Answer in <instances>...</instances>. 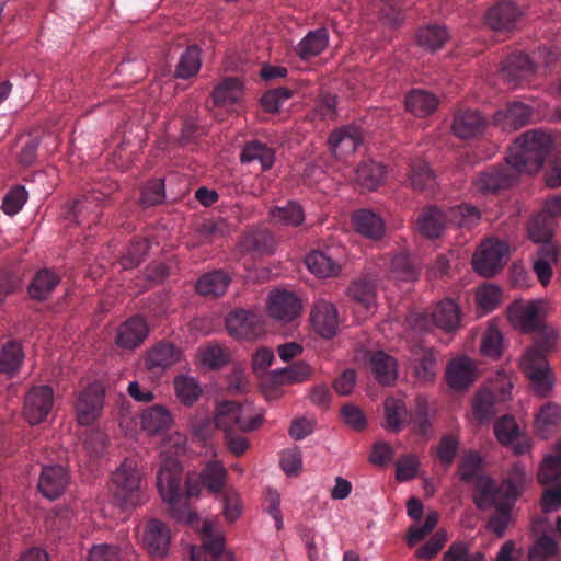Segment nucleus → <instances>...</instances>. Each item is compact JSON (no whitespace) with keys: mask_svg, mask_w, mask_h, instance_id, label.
<instances>
[{"mask_svg":"<svg viewBox=\"0 0 561 561\" xmlns=\"http://www.w3.org/2000/svg\"><path fill=\"white\" fill-rule=\"evenodd\" d=\"M508 312L516 328L524 333L535 334L534 345L520 359V368L533 391L539 397H547L553 386L547 354L554 348L558 334L553 328L546 325L538 301L514 302Z\"/></svg>","mask_w":561,"mask_h":561,"instance_id":"nucleus-1","label":"nucleus"},{"mask_svg":"<svg viewBox=\"0 0 561 561\" xmlns=\"http://www.w3.org/2000/svg\"><path fill=\"white\" fill-rule=\"evenodd\" d=\"M553 149V139L542 130L526 131L516 139L505 158V164L492 165L473 180L476 191L495 195L508 188L519 173H535Z\"/></svg>","mask_w":561,"mask_h":561,"instance_id":"nucleus-2","label":"nucleus"},{"mask_svg":"<svg viewBox=\"0 0 561 561\" xmlns=\"http://www.w3.org/2000/svg\"><path fill=\"white\" fill-rule=\"evenodd\" d=\"M526 482L525 470L520 466H513L507 478L497 485L495 481L480 480L478 488L480 494H473V502L480 510L495 508L489 520V528L496 536L502 537L512 518V508Z\"/></svg>","mask_w":561,"mask_h":561,"instance_id":"nucleus-3","label":"nucleus"},{"mask_svg":"<svg viewBox=\"0 0 561 561\" xmlns=\"http://www.w3.org/2000/svg\"><path fill=\"white\" fill-rule=\"evenodd\" d=\"M182 471L180 462L175 459H168L157 474V486L162 500L169 504L171 516L178 522L195 526L199 531L197 514L190 510L186 497L197 496L204 486L199 476L188 477L185 482L186 496L181 492Z\"/></svg>","mask_w":561,"mask_h":561,"instance_id":"nucleus-4","label":"nucleus"},{"mask_svg":"<svg viewBox=\"0 0 561 561\" xmlns=\"http://www.w3.org/2000/svg\"><path fill=\"white\" fill-rule=\"evenodd\" d=\"M112 492L122 506L137 505L141 473L135 459L126 458L112 473Z\"/></svg>","mask_w":561,"mask_h":561,"instance_id":"nucleus-5","label":"nucleus"},{"mask_svg":"<svg viewBox=\"0 0 561 561\" xmlns=\"http://www.w3.org/2000/svg\"><path fill=\"white\" fill-rule=\"evenodd\" d=\"M507 260L508 245L497 239H486L474 252L472 265L478 274L492 277L504 267Z\"/></svg>","mask_w":561,"mask_h":561,"instance_id":"nucleus-6","label":"nucleus"},{"mask_svg":"<svg viewBox=\"0 0 561 561\" xmlns=\"http://www.w3.org/2000/svg\"><path fill=\"white\" fill-rule=\"evenodd\" d=\"M201 540V548H191V561H234L232 553L225 549L224 535L215 529L211 522L203 520Z\"/></svg>","mask_w":561,"mask_h":561,"instance_id":"nucleus-7","label":"nucleus"},{"mask_svg":"<svg viewBox=\"0 0 561 561\" xmlns=\"http://www.w3.org/2000/svg\"><path fill=\"white\" fill-rule=\"evenodd\" d=\"M535 539L528 549L529 561H560L558 541L549 536L551 526L549 518L537 517L531 526Z\"/></svg>","mask_w":561,"mask_h":561,"instance_id":"nucleus-8","label":"nucleus"},{"mask_svg":"<svg viewBox=\"0 0 561 561\" xmlns=\"http://www.w3.org/2000/svg\"><path fill=\"white\" fill-rule=\"evenodd\" d=\"M228 333L237 339L252 340L264 332L262 317L253 311L237 309L226 318Z\"/></svg>","mask_w":561,"mask_h":561,"instance_id":"nucleus-9","label":"nucleus"},{"mask_svg":"<svg viewBox=\"0 0 561 561\" xmlns=\"http://www.w3.org/2000/svg\"><path fill=\"white\" fill-rule=\"evenodd\" d=\"M54 404V392L49 386L33 387L24 398L23 415L31 425L46 420Z\"/></svg>","mask_w":561,"mask_h":561,"instance_id":"nucleus-10","label":"nucleus"},{"mask_svg":"<svg viewBox=\"0 0 561 561\" xmlns=\"http://www.w3.org/2000/svg\"><path fill=\"white\" fill-rule=\"evenodd\" d=\"M111 190L102 192L93 190L76 199L68 213V219L75 220L79 226L90 227L98 222L101 214V203L110 195Z\"/></svg>","mask_w":561,"mask_h":561,"instance_id":"nucleus-11","label":"nucleus"},{"mask_svg":"<svg viewBox=\"0 0 561 561\" xmlns=\"http://www.w3.org/2000/svg\"><path fill=\"white\" fill-rule=\"evenodd\" d=\"M301 312V302L291 291L286 289H274L268 295L267 313L271 318L291 322L299 317Z\"/></svg>","mask_w":561,"mask_h":561,"instance_id":"nucleus-12","label":"nucleus"},{"mask_svg":"<svg viewBox=\"0 0 561 561\" xmlns=\"http://www.w3.org/2000/svg\"><path fill=\"white\" fill-rule=\"evenodd\" d=\"M522 19V11L512 1H500L489 8L484 15L485 25L494 32H511Z\"/></svg>","mask_w":561,"mask_h":561,"instance_id":"nucleus-13","label":"nucleus"},{"mask_svg":"<svg viewBox=\"0 0 561 561\" xmlns=\"http://www.w3.org/2000/svg\"><path fill=\"white\" fill-rule=\"evenodd\" d=\"M69 473L60 465L44 466L38 480L39 492L49 500L59 497L67 489Z\"/></svg>","mask_w":561,"mask_h":561,"instance_id":"nucleus-14","label":"nucleus"},{"mask_svg":"<svg viewBox=\"0 0 561 561\" xmlns=\"http://www.w3.org/2000/svg\"><path fill=\"white\" fill-rule=\"evenodd\" d=\"M310 320L314 331L322 337L335 335L339 328V314L335 306L327 300L317 301L311 310Z\"/></svg>","mask_w":561,"mask_h":561,"instance_id":"nucleus-15","label":"nucleus"},{"mask_svg":"<svg viewBox=\"0 0 561 561\" xmlns=\"http://www.w3.org/2000/svg\"><path fill=\"white\" fill-rule=\"evenodd\" d=\"M103 407V392L95 385L87 387L78 397L76 404L77 420L79 424L88 426L92 424Z\"/></svg>","mask_w":561,"mask_h":561,"instance_id":"nucleus-16","label":"nucleus"},{"mask_svg":"<svg viewBox=\"0 0 561 561\" xmlns=\"http://www.w3.org/2000/svg\"><path fill=\"white\" fill-rule=\"evenodd\" d=\"M533 108L519 101L507 104L506 108L494 114V124L505 131L517 130L530 123Z\"/></svg>","mask_w":561,"mask_h":561,"instance_id":"nucleus-17","label":"nucleus"},{"mask_svg":"<svg viewBox=\"0 0 561 561\" xmlns=\"http://www.w3.org/2000/svg\"><path fill=\"white\" fill-rule=\"evenodd\" d=\"M170 529L159 519H151L146 526L144 543L153 557H164L170 548Z\"/></svg>","mask_w":561,"mask_h":561,"instance_id":"nucleus-18","label":"nucleus"},{"mask_svg":"<svg viewBox=\"0 0 561 561\" xmlns=\"http://www.w3.org/2000/svg\"><path fill=\"white\" fill-rule=\"evenodd\" d=\"M149 332L146 320L141 317H133L122 323L116 333V344L123 348H135L147 337Z\"/></svg>","mask_w":561,"mask_h":561,"instance_id":"nucleus-19","label":"nucleus"},{"mask_svg":"<svg viewBox=\"0 0 561 561\" xmlns=\"http://www.w3.org/2000/svg\"><path fill=\"white\" fill-rule=\"evenodd\" d=\"M60 280V275L54 270L41 268L33 275L27 286V294L34 300L45 301L50 298Z\"/></svg>","mask_w":561,"mask_h":561,"instance_id":"nucleus-20","label":"nucleus"},{"mask_svg":"<svg viewBox=\"0 0 561 561\" xmlns=\"http://www.w3.org/2000/svg\"><path fill=\"white\" fill-rule=\"evenodd\" d=\"M535 73V64L523 53H513L503 62L502 76L514 84L528 80Z\"/></svg>","mask_w":561,"mask_h":561,"instance_id":"nucleus-21","label":"nucleus"},{"mask_svg":"<svg viewBox=\"0 0 561 561\" xmlns=\"http://www.w3.org/2000/svg\"><path fill=\"white\" fill-rule=\"evenodd\" d=\"M486 126L485 118L474 110L459 111L454 116L453 131L462 139L481 135Z\"/></svg>","mask_w":561,"mask_h":561,"instance_id":"nucleus-22","label":"nucleus"},{"mask_svg":"<svg viewBox=\"0 0 561 561\" xmlns=\"http://www.w3.org/2000/svg\"><path fill=\"white\" fill-rule=\"evenodd\" d=\"M560 255V247L557 242H548L538 247L533 270L542 286L550 283L552 276V264L557 263Z\"/></svg>","mask_w":561,"mask_h":561,"instance_id":"nucleus-23","label":"nucleus"},{"mask_svg":"<svg viewBox=\"0 0 561 561\" xmlns=\"http://www.w3.org/2000/svg\"><path fill=\"white\" fill-rule=\"evenodd\" d=\"M561 427V407L554 402L542 404L536 413L534 428L536 434L546 439Z\"/></svg>","mask_w":561,"mask_h":561,"instance_id":"nucleus-24","label":"nucleus"},{"mask_svg":"<svg viewBox=\"0 0 561 561\" xmlns=\"http://www.w3.org/2000/svg\"><path fill=\"white\" fill-rule=\"evenodd\" d=\"M173 422L171 412L161 404H153L145 409L140 414L141 428L150 435L168 431Z\"/></svg>","mask_w":561,"mask_h":561,"instance_id":"nucleus-25","label":"nucleus"},{"mask_svg":"<svg viewBox=\"0 0 561 561\" xmlns=\"http://www.w3.org/2000/svg\"><path fill=\"white\" fill-rule=\"evenodd\" d=\"M180 356V350L172 343L160 342L148 352L145 364L150 371H163L174 365Z\"/></svg>","mask_w":561,"mask_h":561,"instance_id":"nucleus-26","label":"nucleus"},{"mask_svg":"<svg viewBox=\"0 0 561 561\" xmlns=\"http://www.w3.org/2000/svg\"><path fill=\"white\" fill-rule=\"evenodd\" d=\"M448 227L445 210L431 206L422 209L416 220V228L421 234L428 239L438 238Z\"/></svg>","mask_w":561,"mask_h":561,"instance_id":"nucleus-27","label":"nucleus"},{"mask_svg":"<svg viewBox=\"0 0 561 561\" xmlns=\"http://www.w3.org/2000/svg\"><path fill=\"white\" fill-rule=\"evenodd\" d=\"M472 362L466 357L453 359L446 369V380L454 390L467 389L474 381Z\"/></svg>","mask_w":561,"mask_h":561,"instance_id":"nucleus-28","label":"nucleus"},{"mask_svg":"<svg viewBox=\"0 0 561 561\" xmlns=\"http://www.w3.org/2000/svg\"><path fill=\"white\" fill-rule=\"evenodd\" d=\"M360 130L355 126H344L331 133L329 146L335 156L353 153L362 144Z\"/></svg>","mask_w":561,"mask_h":561,"instance_id":"nucleus-29","label":"nucleus"},{"mask_svg":"<svg viewBox=\"0 0 561 561\" xmlns=\"http://www.w3.org/2000/svg\"><path fill=\"white\" fill-rule=\"evenodd\" d=\"M243 164L259 162L261 171H268L275 162V150L260 140L247 141L240 153Z\"/></svg>","mask_w":561,"mask_h":561,"instance_id":"nucleus-30","label":"nucleus"},{"mask_svg":"<svg viewBox=\"0 0 561 561\" xmlns=\"http://www.w3.org/2000/svg\"><path fill=\"white\" fill-rule=\"evenodd\" d=\"M558 221H556L551 215L547 214L543 209L537 211L528 222V233L531 241L539 245L556 242L553 234Z\"/></svg>","mask_w":561,"mask_h":561,"instance_id":"nucleus-31","label":"nucleus"},{"mask_svg":"<svg viewBox=\"0 0 561 561\" xmlns=\"http://www.w3.org/2000/svg\"><path fill=\"white\" fill-rule=\"evenodd\" d=\"M229 284L228 274L216 270L202 275L195 283V290L205 298H217L226 293Z\"/></svg>","mask_w":561,"mask_h":561,"instance_id":"nucleus-32","label":"nucleus"},{"mask_svg":"<svg viewBox=\"0 0 561 561\" xmlns=\"http://www.w3.org/2000/svg\"><path fill=\"white\" fill-rule=\"evenodd\" d=\"M352 222L358 233L369 239L378 240L385 233V222L382 218L371 210H356L352 216Z\"/></svg>","mask_w":561,"mask_h":561,"instance_id":"nucleus-33","label":"nucleus"},{"mask_svg":"<svg viewBox=\"0 0 561 561\" xmlns=\"http://www.w3.org/2000/svg\"><path fill=\"white\" fill-rule=\"evenodd\" d=\"M268 218L273 225L296 228L305 221V211L299 203L287 201L283 206L272 207Z\"/></svg>","mask_w":561,"mask_h":561,"instance_id":"nucleus-34","label":"nucleus"},{"mask_svg":"<svg viewBox=\"0 0 561 561\" xmlns=\"http://www.w3.org/2000/svg\"><path fill=\"white\" fill-rule=\"evenodd\" d=\"M434 324L445 332H453L460 324V310L453 299H444L437 304L432 312Z\"/></svg>","mask_w":561,"mask_h":561,"instance_id":"nucleus-35","label":"nucleus"},{"mask_svg":"<svg viewBox=\"0 0 561 561\" xmlns=\"http://www.w3.org/2000/svg\"><path fill=\"white\" fill-rule=\"evenodd\" d=\"M437 106V96L422 89H413L405 96L407 111L419 117L431 115Z\"/></svg>","mask_w":561,"mask_h":561,"instance_id":"nucleus-36","label":"nucleus"},{"mask_svg":"<svg viewBox=\"0 0 561 561\" xmlns=\"http://www.w3.org/2000/svg\"><path fill=\"white\" fill-rule=\"evenodd\" d=\"M329 43V33L324 27L308 32L297 44L295 51L301 59L307 60L321 54Z\"/></svg>","mask_w":561,"mask_h":561,"instance_id":"nucleus-37","label":"nucleus"},{"mask_svg":"<svg viewBox=\"0 0 561 561\" xmlns=\"http://www.w3.org/2000/svg\"><path fill=\"white\" fill-rule=\"evenodd\" d=\"M409 183L416 191L432 194L436 186V176L426 161L416 159L410 165Z\"/></svg>","mask_w":561,"mask_h":561,"instance_id":"nucleus-38","label":"nucleus"},{"mask_svg":"<svg viewBox=\"0 0 561 561\" xmlns=\"http://www.w3.org/2000/svg\"><path fill=\"white\" fill-rule=\"evenodd\" d=\"M415 374L424 381L432 380L437 371V354L433 348L414 345L412 348Z\"/></svg>","mask_w":561,"mask_h":561,"instance_id":"nucleus-39","label":"nucleus"},{"mask_svg":"<svg viewBox=\"0 0 561 561\" xmlns=\"http://www.w3.org/2000/svg\"><path fill=\"white\" fill-rule=\"evenodd\" d=\"M369 365L375 378L383 386L391 385L398 377L396 359L382 351L370 356Z\"/></svg>","mask_w":561,"mask_h":561,"instance_id":"nucleus-40","label":"nucleus"},{"mask_svg":"<svg viewBox=\"0 0 561 561\" xmlns=\"http://www.w3.org/2000/svg\"><path fill=\"white\" fill-rule=\"evenodd\" d=\"M347 296L360 308L370 311L376 302V284L367 277L358 278L348 286Z\"/></svg>","mask_w":561,"mask_h":561,"instance_id":"nucleus-41","label":"nucleus"},{"mask_svg":"<svg viewBox=\"0 0 561 561\" xmlns=\"http://www.w3.org/2000/svg\"><path fill=\"white\" fill-rule=\"evenodd\" d=\"M385 167L375 161H364L355 170V182L368 191L376 190L383 181Z\"/></svg>","mask_w":561,"mask_h":561,"instance_id":"nucleus-42","label":"nucleus"},{"mask_svg":"<svg viewBox=\"0 0 561 561\" xmlns=\"http://www.w3.org/2000/svg\"><path fill=\"white\" fill-rule=\"evenodd\" d=\"M385 426L388 431L399 433L408 423V410L400 398L389 397L385 400Z\"/></svg>","mask_w":561,"mask_h":561,"instance_id":"nucleus-43","label":"nucleus"},{"mask_svg":"<svg viewBox=\"0 0 561 561\" xmlns=\"http://www.w3.org/2000/svg\"><path fill=\"white\" fill-rule=\"evenodd\" d=\"M305 264L318 277H333L341 271V265L323 251L309 253L305 259Z\"/></svg>","mask_w":561,"mask_h":561,"instance_id":"nucleus-44","label":"nucleus"},{"mask_svg":"<svg viewBox=\"0 0 561 561\" xmlns=\"http://www.w3.org/2000/svg\"><path fill=\"white\" fill-rule=\"evenodd\" d=\"M242 84L237 78L224 79L213 91V102L218 107H228L240 101Z\"/></svg>","mask_w":561,"mask_h":561,"instance_id":"nucleus-45","label":"nucleus"},{"mask_svg":"<svg viewBox=\"0 0 561 561\" xmlns=\"http://www.w3.org/2000/svg\"><path fill=\"white\" fill-rule=\"evenodd\" d=\"M481 457L476 451L467 453L459 465L460 479L465 482L473 483L474 494H480V490L478 488L480 480L494 481L493 479L481 474Z\"/></svg>","mask_w":561,"mask_h":561,"instance_id":"nucleus-46","label":"nucleus"},{"mask_svg":"<svg viewBox=\"0 0 561 561\" xmlns=\"http://www.w3.org/2000/svg\"><path fill=\"white\" fill-rule=\"evenodd\" d=\"M199 479L209 492L219 493L226 485L227 470L221 462L211 460L205 465Z\"/></svg>","mask_w":561,"mask_h":561,"instance_id":"nucleus-47","label":"nucleus"},{"mask_svg":"<svg viewBox=\"0 0 561 561\" xmlns=\"http://www.w3.org/2000/svg\"><path fill=\"white\" fill-rule=\"evenodd\" d=\"M448 226L471 228L481 217L480 210L468 204L457 205L445 210Z\"/></svg>","mask_w":561,"mask_h":561,"instance_id":"nucleus-48","label":"nucleus"},{"mask_svg":"<svg viewBox=\"0 0 561 561\" xmlns=\"http://www.w3.org/2000/svg\"><path fill=\"white\" fill-rule=\"evenodd\" d=\"M448 38L447 28L436 24L421 27L416 33L417 44L431 51L440 49Z\"/></svg>","mask_w":561,"mask_h":561,"instance_id":"nucleus-49","label":"nucleus"},{"mask_svg":"<svg viewBox=\"0 0 561 561\" xmlns=\"http://www.w3.org/2000/svg\"><path fill=\"white\" fill-rule=\"evenodd\" d=\"M561 477V438L556 443L553 451L548 455L538 471V481L549 484Z\"/></svg>","mask_w":561,"mask_h":561,"instance_id":"nucleus-50","label":"nucleus"},{"mask_svg":"<svg viewBox=\"0 0 561 561\" xmlns=\"http://www.w3.org/2000/svg\"><path fill=\"white\" fill-rule=\"evenodd\" d=\"M201 66V49L196 45H191L181 54L175 76L180 79H190L197 75Z\"/></svg>","mask_w":561,"mask_h":561,"instance_id":"nucleus-51","label":"nucleus"},{"mask_svg":"<svg viewBox=\"0 0 561 561\" xmlns=\"http://www.w3.org/2000/svg\"><path fill=\"white\" fill-rule=\"evenodd\" d=\"M390 273L398 280L414 282L419 276L415 259L402 252L396 254L390 262Z\"/></svg>","mask_w":561,"mask_h":561,"instance_id":"nucleus-52","label":"nucleus"},{"mask_svg":"<svg viewBox=\"0 0 561 561\" xmlns=\"http://www.w3.org/2000/svg\"><path fill=\"white\" fill-rule=\"evenodd\" d=\"M373 10L391 26L400 25L403 20V0H373Z\"/></svg>","mask_w":561,"mask_h":561,"instance_id":"nucleus-53","label":"nucleus"},{"mask_svg":"<svg viewBox=\"0 0 561 561\" xmlns=\"http://www.w3.org/2000/svg\"><path fill=\"white\" fill-rule=\"evenodd\" d=\"M24 354L18 342L10 341L0 352V373L12 376L21 366Z\"/></svg>","mask_w":561,"mask_h":561,"instance_id":"nucleus-54","label":"nucleus"},{"mask_svg":"<svg viewBox=\"0 0 561 561\" xmlns=\"http://www.w3.org/2000/svg\"><path fill=\"white\" fill-rule=\"evenodd\" d=\"M311 375V368L304 362L295 363L273 373V381L278 385L299 383L307 380Z\"/></svg>","mask_w":561,"mask_h":561,"instance_id":"nucleus-55","label":"nucleus"},{"mask_svg":"<svg viewBox=\"0 0 561 561\" xmlns=\"http://www.w3.org/2000/svg\"><path fill=\"white\" fill-rule=\"evenodd\" d=\"M236 408L237 414L233 417L237 420V430L241 432H251L262 424V414H254L253 407L250 402H236Z\"/></svg>","mask_w":561,"mask_h":561,"instance_id":"nucleus-56","label":"nucleus"},{"mask_svg":"<svg viewBox=\"0 0 561 561\" xmlns=\"http://www.w3.org/2000/svg\"><path fill=\"white\" fill-rule=\"evenodd\" d=\"M178 399L185 405H192L199 398L202 390L192 377L179 376L174 379Z\"/></svg>","mask_w":561,"mask_h":561,"instance_id":"nucleus-57","label":"nucleus"},{"mask_svg":"<svg viewBox=\"0 0 561 561\" xmlns=\"http://www.w3.org/2000/svg\"><path fill=\"white\" fill-rule=\"evenodd\" d=\"M274 236L266 229H256L245 237V247L261 254H271L275 249Z\"/></svg>","mask_w":561,"mask_h":561,"instance_id":"nucleus-58","label":"nucleus"},{"mask_svg":"<svg viewBox=\"0 0 561 561\" xmlns=\"http://www.w3.org/2000/svg\"><path fill=\"white\" fill-rule=\"evenodd\" d=\"M442 561H486V559L484 553L471 551L467 542L458 540L450 543Z\"/></svg>","mask_w":561,"mask_h":561,"instance_id":"nucleus-59","label":"nucleus"},{"mask_svg":"<svg viewBox=\"0 0 561 561\" xmlns=\"http://www.w3.org/2000/svg\"><path fill=\"white\" fill-rule=\"evenodd\" d=\"M495 399L489 390L479 391L473 400V416L479 422L491 420L495 415Z\"/></svg>","mask_w":561,"mask_h":561,"instance_id":"nucleus-60","label":"nucleus"},{"mask_svg":"<svg viewBox=\"0 0 561 561\" xmlns=\"http://www.w3.org/2000/svg\"><path fill=\"white\" fill-rule=\"evenodd\" d=\"M236 414V401H222L218 403L214 417L216 427L222 430L225 433L237 430V420L233 417Z\"/></svg>","mask_w":561,"mask_h":561,"instance_id":"nucleus-61","label":"nucleus"},{"mask_svg":"<svg viewBox=\"0 0 561 561\" xmlns=\"http://www.w3.org/2000/svg\"><path fill=\"white\" fill-rule=\"evenodd\" d=\"M228 232V225L224 219H206L196 228L198 238L204 242L224 238Z\"/></svg>","mask_w":561,"mask_h":561,"instance_id":"nucleus-62","label":"nucleus"},{"mask_svg":"<svg viewBox=\"0 0 561 561\" xmlns=\"http://www.w3.org/2000/svg\"><path fill=\"white\" fill-rule=\"evenodd\" d=\"M150 249V242L147 239L138 238L131 241L127 254L121 260L123 268H134L138 266Z\"/></svg>","mask_w":561,"mask_h":561,"instance_id":"nucleus-63","label":"nucleus"},{"mask_svg":"<svg viewBox=\"0 0 561 561\" xmlns=\"http://www.w3.org/2000/svg\"><path fill=\"white\" fill-rule=\"evenodd\" d=\"M87 561H123V554L116 545L98 543L90 548Z\"/></svg>","mask_w":561,"mask_h":561,"instance_id":"nucleus-64","label":"nucleus"}]
</instances>
